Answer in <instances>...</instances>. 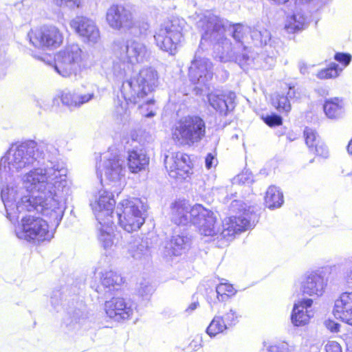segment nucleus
Returning <instances> with one entry per match:
<instances>
[{
    "label": "nucleus",
    "mask_w": 352,
    "mask_h": 352,
    "mask_svg": "<svg viewBox=\"0 0 352 352\" xmlns=\"http://www.w3.org/2000/svg\"><path fill=\"white\" fill-rule=\"evenodd\" d=\"M58 153L53 144L27 140L12 144L1 158V197L10 221L36 210L59 224L70 190Z\"/></svg>",
    "instance_id": "nucleus-1"
},
{
    "label": "nucleus",
    "mask_w": 352,
    "mask_h": 352,
    "mask_svg": "<svg viewBox=\"0 0 352 352\" xmlns=\"http://www.w3.org/2000/svg\"><path fill=\"white\" fill-rule=\"evenodd\" d=\"M197 25L201 32V41L222 45L221 61L233 60L242 65L253 58L248 47L243 45L244 39L251 32L250 28L239 23L228 28L227 21L210 12L201 15Z\"/></svg>",
    "instance_id": "nucleus-2"
},
{
    "label": "nucleus",
    "mask_w": 352,
    "mask_h": 352,
    "mask_svg": "<svg viewBox=\"0 0 352 352\" xmlns=\"http://www.w3.org/2000/svg\"><path fill=\"white\" fill-rule=\"evenodd\" d=\"M230 210L234 212L235 215L227 217L223 221L222 230L220 232L215 226L216 218L214 213L200 204L195 205L191 214L194 217L192 224L199 228L201 234H219L226 240L230 241L236 234L253 226L251 222L253 210L242 201L234 200L231 203Z\"/></svg>",
    "instance_id": "nucleus-3"
},
{
    "label": "nucleus",
    "mask_w": 352,
    "mask_h": 352,
    "mask_svg": "<svg viewBox=\"0 0 352 352\" xmlns=\"http://www.w3.org/2000/svg\"><path fill=\"white\" fill-rule=\"evenodd\" d=\"M158 84L157 72L152 67H145L140 69L137 78L124 81L120 91L127 103H141L140 107L143 109L146 106L153 104V99H148L142 102V100L152 92Z\"/></svg>",
    "instance_id": "nucleus-4"
},
{
    "label": "nucleus",
    "mask_w": 352,
    "mask_h": 352,
    "mask_svg": "<svg viewBox=\"0 0 352 352\" xmlns=\"http://www.w3.org/2000/svg\"><path fill=\"white\" fill-rule=\"evenodd\" d=\"M113 50L116 58L120 61L114 62L113 67L118 76L125 75L127 71L131 69L132 65L142 63L150 57L147 46L135 38L115 41Z\"/></svg>",
    "instance_id": "nucleus-5"
},
{
    "label": "nucleus",
    "mask_w": 352,
    "mask_h": 352,
    "mask_svg": "<svg viewBox=\"0 0 352 352\" xmlns=\"http://www.w3.org/2000/svg\"><path fill=\"white\" fill-rule=\"evenodd\" d=\"M171 135L175 144L193 146L206 135V123L199 116H187L177 122L172 128Z\"/></svg>",
    "instance_id": "nucleus-6"
},
{
    "label": "nucleus",
    "mask_w": 352,
    "mask_h": 352,
    "mask_svg": "<svg viewBox=\"0 0 352 352\" xmlns=\"http://www.w3.org/2000/svg\"><path fill=\"white\" fill-rule=\"evenodd\" d=\"M14 232L19 239L33 243L50 241L54 237L53 232L49 230L47 221L33 215L23 217L15 226Z\"/></svg>",
    "instance_id": "nucleus-7"
},
{
    "label": "nucleus",
    "mask_w": 352,
    "mask_h": 352,
    "mask_svg": "<svg viewBox=\"0 0 352 352\" xmlns=\"http://www.w3.org/2000/svg\"><path fill=\"white\" fill-rule=\"evenodd\" d=\"M186 25L185 21L179 18L161 25L154 35L157 46L164 52L174 54L183 39Z\"/></svg>",
    "instance_id": "nucleus-8"
},
{
    "label": "nucleus",
    "mask_w": 352,
    "mask_h": 352,
    "mask_svg": "<svg viewBox=\"0 0 352 352\" xmlns=\"http://www.w3.org/2000/svg\"><path fill=\"white\" fill-rule=\"evenodd\" d=\"M144 205L138 198L124 199L116 209L120 226L127 232L138 230L144 224Z\"/></svg>",
    "instance_id": "nucleus-9"
},
{
    "label": "nucleus",
    "mask_w": 352,
    "mask_h": 352,
    "mask_svg": "<svg viewBox=\"0 0 352 352\" xmlns=\"http://www.w3.org/2000/svg\"><path fill=\"white\" fill-rule=\"evenodd\" d=\"M85 54L78 44L65 47L55 56L54 69L63 77L76 75L80 70Z\"/></svg>",
    "instance_id": "nucleus-10"
},
{
    "label": "nucleus",
    "mask_w": 352,
    "mask_h": 352,
    "mask_svg": "<svg viewBox=\"0 0 352 352\" xmlns=\"http://www.w3.org/2000/svg\"><path fill=\"white\" fill-rule=\"evenodd\" d=\"M126 167L124 161L118 155L107 153L103 157V162L97 168L98 176L104 175L105 179L113 183L116 187H119L118 190H114V192H120L121 188V180L124 177ZM103 179L101 178V182Z\"/></svg>",
    "instance_id": "nucleus-11"
},
{
    "label": "nucleus",
    "mask_w": 352,
    "mask_h": 352,
    "mask_svg": "<svg viewBox=\"0 0 352 352\" xmlns=\"http://www.w3.org/2000/svg\"><path fill=\"white\" fill-rule=\"evenodd\" d=\"M213 65L207 58L201 57L199 50L195 54L188 68V77L193 84L206 85L213 78Z\"/></svg>",
    "instance_id": "nucleus-12"
},
{
    "label": "nucleus",
    "mask_w": 352,
    "mask_h": 352,
    "mask_svg": "<svg viewBox=\"0 0 352 352\" xmlns=\"http://www.w3.org/2000/svg\"><path fill=\"white\" fill-rule=\"evenodd\" d=\"M28 36L30 43L38 48H56L63 43V35L55 26H43L32 30Z\"/></svg>",
    "instance_id": "nucleus-13"
},
{
    "label": "nucleus",
    "mask_w": 352,
    "mask_h": 352,
    "mask_svg": "<svg viewBox=\"0 0 352 352\" xmlns=\"http://www.w3.org/2000/svg\"><path fill=\"white\" fill-rule=\"evenodd\" d=\"M106 21L109 27L115 30H129L135 25L131 12L118 4H113L107 9Z\"/></svg>",
    "instance_id": "nucleus-14"
},
{
    "label": "nucleus",
    "mask_w": 352,
    "mask_h": 352,
    "mask_svg": "<svg viewBox=\"0 0 352 352\" xmlns=\"http://www.w3.org/2000/svg\"><path fill=\"white\" fill-rule=\"evenodd\" d=\"M69 25L84 43L94 45L100 41L99 28L92 19L78 16L71 20Z\"/></svg>",
    "instance_id": "nucleus-15"
},
{
    "label": "nucleus",
    "mask_w": 352,
    "mask_h": 352,
    "mask_svg": "<svg viewBox=\"0 0 352 352\" xmlns=\"http://www.w3.org/2000/svg\"><path fill=\"white\" fill-rule=\"evenodd\" d=\"M164 164L169 175L178 179H186L191 170L188 155L181 152H173L166 155Z\"/></svg>",
    "instance_id": "nucleus-16"
},
{
    "label": "nucleus",
    "mask_w": 352,
    "mask_h": 352,
    "mask_svg": "<svg viewBox=\"0 0 352 352\" xmlns=\"http://www.w3.org/2000/svg\"><path fill=\"white\" fill-rule=\"evenodd\" d=\"M328 280L324 278L322 271H314L304 275L300 290L303 294L311 297H320L323 295L327 286Z\"/></svg>",
    "instance_id": "nucleus-17"
},
{
    "label": "nucleus",
    "mask_w": 352,
    "mask_h": 352,
    "mask_svg": "<svg viewBox=\"0 0 352 352\" xmlns=\"http://www.w3.org/2000/svg\"><path fill=\"white\" fill-rule=\"evenodd\" d=\"M116 205L112 192L106 189H102L98 192V196L94 202L91 203V206L98 221L113 219V210Z\"/></svg>",
    "instance_id": "nucleus-18"
},
{
    "label": "nucleus",
    "mask_w": 352,
    "mask_h": 352,
    "mask_svg": "<svg viewBox=\"0 0 352 352\" xmlns=\"http://www.w3.org/2000/svg\"><path fill=\"white\" fill-rule=\"evenodd\" d=\"M207 98L210 105L221 116H227L234 108L236 95L232 91L215 90Z\"/></svg>",
    "instance_id": "nucleus-19"
},
{
    "label": "nucleus",
    "mask_w": 352,
    "mask_h": 352,
    "mask_svg": "<svg viewBox=\"0 0 352 352\" xmlns=\"http://www.w3.org/2000/svg\"><path fill=\"white\" fill-rule=\"evenodd\" d=\"M104 309L107 315L118 322L130 318L133 314L132 303L122 298H112L106 301Z\"/></svg>",
    "instance_id": "nucleus-20"
},
{
    "label": "nucleus",
    "mask_w": 352,
    "mask_h": 352,
    "mask_svg": "<svg viewBox=\"0 0 352 352\" xmlns=\"http://www.w3.org/2000/svg\"><path fill=\"white\" fill-rule=\"evenodd\" d=\"M333 314L337 319L352 325V292H344L336 300Z\"/></svg>",
    "instance_id": "nucleus-21"
},
{
    "label": "nucleus",
    "mask_w": 352,
    "mask_h": 352,
    "mask_svg": "<svg viewBox=\"0 0 352 352\" xmlns=\"http://www.w3.org/2000/svg\"><path fill=\"white\" fill-rule=\"evenodd\" d=\"M99 226H98V238L101 245L105 250H110L118 242V239L113 229V219L109 218L107 220L98 221Z\"/></svg>",
    "instance_id": "nucleus-22"
},
{
    "label": "nucleus",
    "mask_w": 352,
    "mask_h": 352,
    "mask_svg": "<svg viewBox=\"0 0 352 352\" xmlns=\"http://www.w3.org/2000/svg\"><path fill=\"white\" fill-rule=\"evenodd\" d=\"M194 208L184 201L175 202L171 208V219L177 225L192 223L194 217L191 215Z\"/></svg>",
    "instance_id": "nucleus-23"
},
{
    "label": "nucleus",
    "mask_w": 352,
    "mask_h": 352,
    "mask_svg": "<svg viewBox=\"0 0 352 352\" xmlns=\"http://www.w3.org/2000/svg\"><path fill=\"white\" fill-rule=\"evenodd\" d=\"M98 274L101 286L104 287L105 293H110L112 291L118 290L123 283V278L120 274L111 268L100 270Z\"/></svg>",
    "instance_id": "nucleus-24"
},
{
    "label": "nucleus",
    "mask_w": 352,
    "mask_h": 352,
    "mask_svg": "<svg viewBox=\"0 0 352 352\" xmlns=\"http://www.w3.org/2000/svg\"><path fill=\"white\" fill-rule=\"evenodd\" d=\"M190 239L184 234L173 235L165 245L167 256H179L186 252L190 247Z\"/></svg>",
    "instance_id": "nucleus-25"
},
{
    "label": "nucleus",
    "mask_w": 352,
    "mask_h": 352,
    "mask_svg": "<svg viewBox=\"0 0 352 352\" xmlns=\"http://www.w3.org/2000/svg\"><path fill=\"white\" fill-rule=\"evenodd\" d=\"M128 166L132 173L144 170L148 165L149 158L142 149H133L128 153Z\"/></svg>",
    "instance_id": "nucleus-26"
},
{
    "label": "nucleus",
    "mask_w": 352,
    "mask_h": 352,
    "mask_svg": "<svg viewBox=\"0 0 352 352\" xmlns=\"http://www.w3.org/2000/svg\"><path fill=\"white\" fill-rule=\"evenodd\" d=\"M128 252L135 260H143L150 256V248L147 239L136 237L129 241Z\"/></svg>",
    "instance_id": "nucleus-27"
},
{
    "label": "nucleus",
    "mask_w": 352,
    "mask_h": 352,
    "mask_svg": "<svg viewBox=\"0 0 352 352\" xmlns=\"http://www.w3.org/2000/svg\"><path fill=\"white\" fill-rule=\"evenodd\" d=\"M313 300L311 299L304 300L294 306L292 322L296 327L303 326L308 323L310 316L307 311H304L311 306Z\"/></svg>",
    "instance_id": "nucleus-28"
},
{
    "label": "nucleus",
    "mask_w": 352,
    "mask_h": 352,
    "mask_svg": "<svg viewBox=\"0 0 352 352\" xmlns=\"http://www.w3.org/2000/svg\"><path fill=\"white\" fill-rule=\"evenodd\" d=\"M309 19L307 15L302 11H298L286 21L285 28L289 33L305 29L309 24Z\"/></svg>",
    "instance_id": "nucleus-29"
},
{
    "label": "nucleus",
    "mask_w": 352,
    "mask_h": 352,
    "mask_svg": "<svg viewBox=\"0 0 352 352\" xmlns=\"http://www.w3.org/2000/svg\"><path fill=\"white\" fill-rule=\"evenodd\" d=\"M93 98L94 94L81 95L65 90L63 91L60 99L63 104L69 107H79Z\"/></svg>",
    "instance_id": "nucleus-30"
},
{
    "label": "nucleus",
    "mask_w": 352,
    "mask_h": 352,
    "mask_svg": "<svg viewBox=\"0 0 352 352\" xmlns=\"http://www.w3.org/2000/svg\"><path fill=\"white\" fill-rule=\"evenodd\" d=\"M323 108L326 116L330 119L338 118L344 112L343 102L338 98L327 100Z\"/></svg>",
    "instance_id": "nucleus-31"
},
{
    "label": "nucleus",
    "mask_w": 352,
    "mask_h": 352,
    "mask_svg": "<svg viewBox=\"0 0 352 352\" xmlns=\"http://www.w3.org/2000/svg\"><path fill=\"white\" fill-rule=\"evenodd\" d=\"M266 206L270 208H279L283 203V195L279 189L271 186L268 188L265 197Z\"/></svg>",
    "instance_id": "nucleus-32"
},
{
    "label": "nucleus",
    "mask_w": 352,
    "mask_h": 352,
    "mask_svg": "<svg viewBox=\"0 0 352 352\" xmlns=\"http://www.w3.org/2000/svg\"><path fill=\"white\" fill-rule=\"evenodd\" d=\"M251 38L256 46L262 47L271 41V33L265 28H254L250 32Z\"/></svg>",
    "instance_id": "nucleus-33"
},
{
    "label": "nucleus",
    "mask_w": 352,
    "mask_h": 352,
    "mask_svg": "<svg viewBox=\"0 0 352 352\" xmlns=\"http://www.w3.org/2000/svg\"><path fill=\"white\" fill-rule=\"evenodd\" d=\"M228 328L227 324H226V322L223 321V317L216 316L208 327L206 332L210 337H213L218 333H222Z\"/></svg>",
    "instance_id": "nucleus-34"
},
{
    "label": "nucleus",
    "mask_w": 352,
    "mask_h": 352,
    "mask_svg": "<svg viewBox=\"0 0 352 352\" xmlns=\"http://www.w3.org/2000/svg\"><path fill=\"white\" fill-rule=\"evenodd\" d=\"M272 104L280 112H289L291 110L289 100L287 96L274 94L272 98Z\"/></svg>",
    "instance_id": "nucleus-35"
},
{
    "label": "nucleus",
    "mask_w": 352,
    "mask_h": 352,
    "mask_svg": "<svg viewBox=\"0 0 352 352\" xmlns=\"http://www.w3.org/2000/svg\"><path fill=\"white\" fill-rule=\"evenodd\" d=\"M216 292L218 300L219 301H224L229 296L234 295L236 291L232 285L226 283H221L217 286Z\"/></svg>",
    "instance_id": "nucleus-36"
},
{
    "label": "nucleus",
    "mask_w": 352,
    "mask_h": 352,
    "mask_svg": "<svg viewBox=\"0 0 352 352\" xmlns=\"http://www.w3.org/2000/svg\"><path fill=\"white\" fill-rule=\"evenodd\" d=\"M304 136L305 143L309 147V150L314 148L315 144L320 142V138L317 133L313 129L306 127L304 131Z\"/></svg>",
    "instance_id": "nucleus-37"
},
{
    "label": "nucleus",
    "mask_w": 352,
    "mask_h": 352,
    "mask_svg": "<svg viewBox=\"0 0 352 352\" xmlns=\"http://www.w3.org/2000/svg\"><path fill=\"white\" fill-rule=\"evenodd\" d=\"M338 67V65L337 64L332 63L329 67L318 72L316 76L319 79L336 78L339 75Z\"/></svg>",
    "instance_id": "nucleus-38"
},
{
    "label": "nucleus",
    "mask_w": 352,
    "mask_h": 352,
    "mask_svg": "<svg viewBox=\"0 0 352 352\" xmlns=\"http://www.w3.org/2000/svg\"><path fill=\"white\" fill-rule=\"evenodd\" d=\"M155 289L152 284L148 280H143L140 283L138 289V294L142 298H148L153 293Z\"/></svg>",
    "instance_id": "nucleus-39"
},
{
    "label": "nucleus",
    "mask_w": 352,
    "mask_h": 352,
    "mask_svg": "<svg viewBox=\"0 0 352 352\" xmlns=\"http://www.w3.org/2000/svg\"><path fill=\"white\" fill-rule=\"evenodd\" d=\"M52 3L61 8L74 10L81 6L82 0H52Z\"/></svg>",
    "instance_id": "nucleus-40"
},
{
    "label": "nucleus",
    "mask_w": 352,
    "mask_h": 352,
    "mask_svg": "<svg viewBox=\"0 0 352 352\" xmlns=\"http://www.w3.org/2000/svg\"><path fill=\"white\" fill-rule=\"evenodd\" d=\"M223 317V321L227 324V327H232L235 325L239 320L241 316L236 312V310L230 309L226 312Z\"/></svg>",
    "instance_id": "nucleus-41"
},
{
    "label": "nucleus",
    "mask_w": 352,
    "mask_h": 352,
    "mask_svg": "<svg viewBox=\"0 0 352 352\" xmlns=\"http://www.w3.org/2000/svg\"><path fill=\"white\" fill-rule=\"evenodd\" d=\"M311 152H314L318 156H321L324 158H327L329 155V151L326 145L321 141L318 143L315 144L314 148L310 149Z\"/></svg>",
    "instance_id": "nucleus-42"
},
{
    "label": "nucleus",
    "mask_w": 352,
    "mask_h": 352,
    "mask_svg": "<svg viewBox=\"0 0 352 352\" xmlns=\"http://www.w3.org/2000/svg\"><path fill=\"white\" fill-rule=\"evenodd\" d=\"M265 123L270 126H279L282 124V118L276 114L272 113L263 118Z\"/></svg>",
    "instance_id": "nucleus-43"
},
{
    "label": "nucleus",
    "mask_w": 352,
    "mask_h": 352,
    "mask_svg": "<svg viewBox=\"0 0 352 352\" xmlns=\"http://www.w3.org/2000/svg\"><path fill=\"white\" fill-rule=\"evenodd\" d=\"M326 352H342L340 344L336 341H329L325 346Z\"/></svg>",
    "instance_id": "nucleus-44"
},
{
    "label": "nucleus",
    "mask_w": 352,
    "mask_h": 352,
    "mask_svg": "<svg viewBox=\"0 0 352 352\" xmlns=\"http://www.w3.org/2000/svg\"><path fill=\"white\" fill-rule=\"evenodd\" d=\"M335 59L342 63L344 66L348 65L351 60V56L348 54L337 53L335 55Z\"/></svg>",
    "instance_id": "nucleus-45"
},
{
    "label": "nucleus",
    "mask_w": 352,
    "mask_h": 352,
    "mask_svg": "<svg viewBox=\"0 0 352 352\" xmlns=\"http://www.w3.org/2000/svg\"><path fill=\"white\" fill-rule=\"evenodd\" d=\"M324 324L326 326V327L329 329L331 332H338L339 331V329H340V324L333 321V320H326L324 322Z\"/></svg>",
    "instance_id": "nucleus-46"
},
{
    "label": "nucleus",
    "mask_w": 352,
    "mask_h": 352,
    "mask_svg": "<svg viewBox=\"0 0 352 352\" xmlns=\"http://www.w3.org/2000/svg\"><path fill=\"white\" fill-rule=\"evenodd\" d=\"M288 99H297L300 97V93L295 89L294 86L289 85L288 91L286 96Z\"/></svg>",
    "instance_id": "nucleus-47"
},
{
    "label": "nucleus",
    "mask_w": 352,
    "mask_h": 352,
    "mask_svg": "<svg viewBox=\"0 0 352 352\" xmlns=\"http://www.w3.org/2000/svg\"><path fill=\"white\" fill-rule=\"evenodd\" d=\"M217 160L212 153H208L205 159V165L208 169H210L216 164Z\"/></svg>",
    "instance_id": "nucleus-48"
},
{
    "label": "nucleus",
    "mask_w": 352,
    "mask_h": 352,
    "mask_svg": "<svg viewBox=\"0 0 352 352\" xmlns=\"http://www.w3.org/2000/svg\"><path fill=\"white\" fill-rule=\"evenodd\" d=\"M344 280L349 287H352V269L346 272L344 276Z\"/></svg>",
    "instance_id": "nucleus-49"
},
{
    "label": "nucleus",
    "mask_w": 352,
    "mask_h": 352,
    "mask_svg": "<svg viewBox=\"0 0 352 352\" xmlns=\"http://www.w3.org/2000/svg\"><path fill=\"white\" fill-rule=\"evenodd\" d=\"M200 346V344L199 341H197L195 340H193L189 344L188 349H187L188 352L190 351V349L196 351L197 350Z\"/></svg>",
    "instance_id": "nucleus-50"
},
{
    "label": "nucleus",
    "mask_w": 352,
    "mask_h": 352,
    "mask_svg": "<svg viewBox=\"0 0 352 352\" xmlns=\"http://www.w3.org/2000/svg\"><path fill=\"white\" fill-rule=\"evenodd\" d=\"M198 306H199V302H192L188 306V307L186 309V311L188 312V313H191L192 311L195 310L197 308Z\"/></svg>",
    "instance_id": "nucleus-51"
},
{
    "label": "nucleus",
    "mask_w": 352,
    "mask_h": 352,
    "mask_svg": "<svg viewBox=\"0 0 352 352\" xmlns=\"http://www.w3.org/2000/svg\"><path fill=\"white\" fill-rule=\"evenodd\" d=\"M268 352H287V351L277 346H271L268 349Z\"/></svg>",
    "instance_id": "nucleus-52"
},
{
    "label": "nucleus",
    "mask_w": 352,
    "mask_h": 352,
    "mask_svg": "<svg viewBox=\"0 0 352 352\" xmlns=\"http://www.w3.org/2000/svg\"><path fill=\"white\" fill-rule=\"evenodd\" d=\"M307 65L305 63H301L300 65V72L302 74H305L307 72Z\"/></svg>",
    "instance_id": "nucleus-53"
},
{
    "label": "nucleus",
    "mask_w": 352,
    "mask_h": 352,
    "mask_svg": "<svg viewBox=\"0 0 352 352\" xmlns=\"http://www.w3.org/2000/svg\"><path fill=\"white\" fill-rule=\"evenodd\" d=\"M347 151L349 154L352 155V139L350 140L347 146Z\"/></svg>",
    "instance_id": "nucleus-54"
},
{
    "label": "nucleus",
    "mask_w": 352,
    "mask_h": 352,
    "mask_svg": "<svg viewBox=\"0 0 352 352\" xmlns=\"http://www.w3.org/2000/svg\"><path fill=\"white\" fill-rule=\"evenodd\" d=\"M41 60H42L44 62H47V63L50 64V61L52 60V58L51 57H48V56H46L45 58H41Z\"/></svg>",
    "instance_id": "nucleus-55"
},
{
    "label": "nucleus",
    "mask_w": 352,
    "mask_h": 352,
    "mask_svg": "<svg viewBox=\"0 0 352 352\" xmlns=\"http://www.w3.org/2000/svg\"><path fill=\"white\" fill-rule=\"evenodd\" d=\"M155 116V113L151 110L149 113H148L147 114L145 115L146 117L147 118H151V117H153Z\"/></svg>",
    "instance_id": "nucleus-56"
},
{
    "label": "nucleus",
    "mask_w": 352,
    "mask_h": 352,
    "mask_svg": "<svg viewBox=\"0 0 352 352\" xmlns=\"http://www.w3.org/2000/svg\"><path fill=\"white\" fill-rule=\"evenodd\" d=\"M349 262L352 264V255L349 258Z\"/></svg>",
    "instance_id": "nucleus-57"
}]
</instances>
